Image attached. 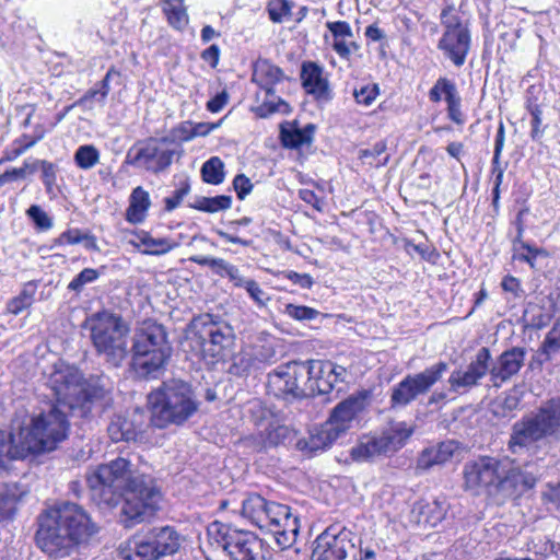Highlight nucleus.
Masks as SVG:
<instances>
[{
	"label": "nucleus",
	"instance_id": "f257e3e1",
	"mask_svg": "<svg viewBox=\"0 0 560 560\" xmlns=\"http://www.w3.org/2000/svg\"><path fill=\"white\" fill-rule=\"evenodd\" d=\"M47 384L56 396L57 405L32 417L31 422L16 433H8L14 443V454L21 458L31 453L54 451L68 435L66 409L72 410L86 400L82 374L62 361L54 364Z\"/></svg>",
	"mask_w": 560,
	"mask_h": 560
},
{
	"label": "nucleus",
	"instance_id": "f03ea898",
	"mask_svg": "<svg viewBox=\"0 0 560 560\" xmlns=\"http://www.w3.org/2000/svg\"><path fill=\"white\" fill-rule=\"evenodd\" d=\"M96 532V525L81 506L63 502L43 515L36 539L48 556L63 558Z\"/></svg>",
	"mask_w": 560,
	"mask_h": 560
},
{
	"label": "nucleus",
	"instance_id": "7ed1b4c3",
	"mask_svg": "<svg viewBox=\"0 0 560 560\" xmlns=\"http://www.w3.org/2000/svg\"><path fill=\"white\" fill-rule=\"evenodd\" d=\"M148 407L151 423L162 429L186 422L197 412L199 402L188 383L170 380L148 395Z\"/></svg>",
	"mask_w": 560,
	"mask_h": 560
},
{
	"label": "nucleus",
	"instance_id": "20e7f679",
	"mask_svg": "<svg viewBox=\"0 0 560 560\" xmlns=\"http://www.w3.org/2000/svg\"><path fill=\"white\" fill-rule=\"evenodd\" d=\"M242 514L260 529L269 532L280 548H289L295 542L299 518L292 515L288 505L252 494L243 501Z\"/></svg>",
	"mask_w": 560,
	"mask_h": 560
},
{
	"label": "nucleus",
	"instance_id": "39448f33",
	"mask_svg": "<svg viewBox=\"0 0 560 560\" xmlns=\"http://www.w3.org/2000/svg\"><path fill=\"white\" fill-rule=\"evenodd\" d=\"M131 351V365L136 374L143 378H155L172 354L165 328L155 322H143L135 332Z\"/></svg>",
	"mask_w": 560,
	"mask_h": 560
},
{
	"label": "nucleus",
	"instance_id": "423d86ee",
	"mask_svg": "<svg viewBox=\"0 0 560 560\" xmlns=\"http://www.w3.org/2000/svg\"><path fill=\"white\" fill-rule=\"evenodd\" d=\"M85 328L96 352L113 366H119L128 354L129 328L122 319L109 312H100L88 317Z\"/></svg>",
	"mask_w": 560,
	"mask_h": 560
},
{
	"label": "nucleus",
	"instance_id": "0eeeda50",
	"mask_svg": "<svg viewBox=\"0 0 560 560\" xmlns=\"http://www.w3.org/2000/svg\"><path fill=\"white\" fill-rule=\"evenodd\" d=\"M121 517L125 526L131 527L152 517L159 510L162 493L152 477L135 476L121 492Z\"/></svg>",
	"mask_w": 560,
	"mask_h": 560
},
{
	"label": "nucleus",
	"instance_id": "6e6552de",
	"mask_svg": "<svg viewBox=\"0 0 560 560\" xmlns=\"http://www.w3.org/2000/svg\"><path fill=\"white\" fill-rule=\"evenodd\" d=\"M179 534L171 526L153 527L139 532L120 545L124 560H159L179 549Z\"/></svg>",
	"mask_w": 560,
	"mask_h": 560
},
{
	"label": "nucleus",
	"instance_id": "1a4fd4ad",
	"mask_svg": "<svg viewBox=\"0 0 560 560\" xmlns=\"http://www.w3.org/2000/svg\"><path fill=\"white\" fill-rule=\"evenodd\" d=\"M560 436V398L550 399L535 412L524 417L513 425L509 446L513 453L534 442Z\"/></svg>",
	"mask_w": 560,
	"mask_h": 560
},
{
	"label": "nucleus",
	"instance_id": "9d476101",
	"mask_svg": "<svg viewBox=\"0 0 560 560\" xmlns=\"http://www.w3.org/2000/svg\"><path fill=\"white\" fill-rule=\"evenodd\" d=\"M139 474L131 470L129 460L118 457L107 464L100 465L88 476V483L94 500L100 504L114 506L127 488L130 479Z\"/></svg>",
	"mask_w": 560,
	"mask_h": 560
},
{
	"label": "nucleus",
	"instance_id": "9b49d317",
	"mask_svg": "<svg viewBox=\"0 0 560 560\" xmlns=\"http://www.w3.org/2000/svg\"><path fill=\"white\" fill-rule=\"evenodd\" d=\"M176 150L167 138H148L137 141L125 156V164L159 174L173 163Z\"/></svg>",
	"mask_w": 560,
	"mask_h": 560
},
{
	"label": "nucleus",
	"instance_id": "f8f14e48",
	"mask_svg": "<svg viewBox=\"0 0 560 560\" xmlns=\"http://www.w3.org/2000/svg\"><path fill=\"white\" fill-rule=\"evenodd\" d=\"M441 25L444 28L438 48L456 67H462L471 45V35L467 23H464L453 4L446 5L441 12Z\"/></svg>",
	"mask_w": 560,
	"mask_h": 560
},
{
	"label": "nucleus",
	"instance_id": "ddd939ff",
	"mask_svg": "<svg viewBox=\"0 0 560 560\" xmlns=\"http://www.w3.org/2000/svg\"><path fill=\"white\" fill-rule=\"evenodd\" d=\"M508 457L480 455L466 462L463 466V488L480 495L482 493L495 494L500 474L505 470Z\"/></svg>",
	"mask_w": 560,
	"mask_h": 560
},
{
	"label": "nucleus",
	"instance_id": "4468645a",
	"mask_svg": "<svg viewBox=\"0 0 560 560\" xmlns=\"http://www.w3.org/2000/svg\"><path fill=\"white\" fill-rule=\"evenodd\" d=\"M310 372L307 361H292L279 365L268 374V390L283 399H299L313 396L308 384Z\"/></svg>",
	"mask_w": 560,
	"mask_h": 560
},
{
	"label": "nucleus",
	"instance_id": "2eb2a0df",
	"mask_svg": "<svg viewBox=\"0 0 560 560\" xmlns=\"http://www.w3.org/2000/svg\"><path fill=\"white\" fill-rule=\"evenodd\" d=\"M208 535L222 547L230 560H265L261 541L249 532L214 522L208 527Z\"/></svg>",
	"mask_w": 560,
	"mask_h": 560
},
{
	"label": "nucleus",
	"instance_id": "dca6fc26",
	"mask_svg": "<svg viewBox=\"0 0 560 560\" xmlns=\"http://www.w3.org/2000/svg\"><path fill=\"white\" fill-rule=\"evenodd\" d=\"M447 370L448 364L439 361L419 373L407 375L392 390L393 406H407L419 396L427 394Z\"/></svg>",
	"mask_w": 560,
	"mask_h": 560
},
{
	"label": "nucleus",
	"instance_id": "f3484780",
	"mask_svg": "<svg viewBox=\"0 0 560 560\" xmlns=\"http://www.w3.org/2000/svg\"><path fill=\"white\" fill-rule=\"evenodd\" d=\"M190 332L194 334L201 345L208 343L212 355H220L222 350L232 343L233 328L223 320H215L212 315L203 314L191 322Z\"/></svg>",
	"mask_w": 560,
	"mask_h": 560
},
{
	"label": "nucleus",
	"instance_id": "a211bd4d",
	"mask_svg": "<svg viewBox=\"0 0 560 560\" xmlns=\"http://www.w3.org/2000/svg\"><path fill=\"white\" fill-rule=\"evenodd\" d=\"M371 402V394L368 390H360L350 395L334 407L327 419L328 427H331L340 436H345L360 421L361 415Z\"/></svg>",
	"mask_w": 560,
	"mask_h": 560
},
{
	"label": "nucleus",
	"instance_id": "6ab92c4d",
	"mask_svg": "<svg viewBox=\"0 0 560 560\" xmlns=\"http://www.w3.org/2000/svg\"><path fill=\"white\" fill-rule=\"evenodd\" d=\"M491 353L486 347L480 348L475 358L465 368L455 369L447 378L448 390L463 395L478 386L480 381L489 374Z\"/></svg>",
	"mask_w": 560,
	"mask_h": 560
},
{
	"label": "nucleus",
	"instance_id": "aec40b11",
	"mask_svg": "<svg viewBox=\"0 0 560 560\" xmlns=\"http://www.w3.org/2000/svg\"><path fill=\"white\" fill-rule=\"evenodd\" d=\"M310 386L314 395L329 394L338 382H343L347 371L343 366L331 361H307Z\"/></svg>",
	"mask_w": 560,
	"mask_h": 560
},
{
	"label": "nucleus",
	"instance_id": "412c9836",
	"mask_svg": "<svg viewBox=\"0 0 560 560\" xmlns=\"http://www.w3.org/2000/svg\"><path fill=\"white\" fill-rule=\"evenodd\" d=\"M355 547L348 538V534H336L331 529L322 533L314 542L312 560H345Z\"/></svg>",
	"mask_w": 560,
	"mask_h": 560
},
{
	"label": "nucleus",
	"instance_id": "4be33fe9",
	"mask_svg": "<svg viewBox=\"0 0 560 560\" xmlns=\"http://www.w3.org/2000/svg\"><path fill=\"white\" fill-rule=\"evenodd\" d=\"M302 85L307 94L312 95L318 103H327L332 98L324 68L316 62H303L301 68Z\"/></svg>",
	"mask_w": 560,
	"mask_h": 560
},
{
	"label": "nucleus",
	"instance_id": "5701e85b",
	"mask_svg": "<svg viewBox=\"0 0 560 560\" xmlns=\"http://www.w3.org/2000/svg\"><path fill=\"white\" fill-rule=\"evenodd\" d=\"M442 96L447 104L448 118L457 125H463L465 118L460 108L462 97L457 92L456 84L447 78H439L429 91V100L433 103L441 102Z\"/></svg>",
	"mask_w": 560,
	"mask_h": 560
},
{
	"label": "nucleus",
	"instance_id": "b1692460",
	"mask_svg": "<svg viewBox=\"0 0 560 560\" xmlns=\"http://www.w3.org/2000/svg\"><path fill=\"white\" fill-rule=\"evenodd\" d=\"M525 354L523 348L515 347L502 352L494 364L491 360L489 374L493 386L499 387L517 374L524 364Z\"/></svg>",
	"mask_w": 560,
	"mask_h": 560
},
{
	"label": "nucleus",
	"instance_id": "393cba45",
	"mask_svg": "<svg viewBox=\"0 0 560 560\" xmlns=\"http://www.w3.org/2000/svg\"><path fill=\"white\" fill-rule=\"evenodd\" d=\"M505 466V471L500 474L501 478H499L495 494L501 493L506 497L520 495L535 486V477L532 474L522 471L509 457Z\"/></svg>",
	"mask_w": 560,
	"mask_h": 560
},
{
	"label": "nucleus",
	"instance_id": "a878e982",
	"mask_svg": "<svg viewBox=\"0 0 560 560\" xmlns=\"http://www.w3.org/2000/svg\"><path fill=\"white\" fill-rule=\"evenodd\" d=\"M291 429L277 421L268 423V425L259 432L258 435H250L245 438L242 443L246 447L253 448L255 452H260L268 447L277 446L284 443L291 436Z\"/></svg>",
	"mask_w": 560,
	"mask_h": 560
},
{
	"label": "nucleus",
	"instance_id": "bb28decb",
	"mask_svg": "<svg viewBox=\"0 0 560 560\" xmlns=\"http://www.w3.org/2000/svg\"><path fill=\"white\" fill-rule=\"evenodd\" d=\"M340 436L326 421L319 427H315L310 431L307 438L300 439L296 447L306 455H314L330 447Z\"/></svg>",
	"mask_w": 560,
	"mask_h": 560
},
{
	"label": "nucleus",
	"instance_id": "cd10ccee",
	"mask_svg": "<svg viewBox=\"0 0 560 560\" xmlns=\"http://www.w3.org/2000/svg\"><path fill=\"white\" fill-rule=\"evenodd\" d=\"M459 450L456 441L448 440L424 448L417 459V470L425 471L434 466L443 465L452 459Z\"/></svg>",
	"mask_w": 560,
	"mask_h": 560
},
{
	"label": "nucleus",
	"instance_id": "c85d7f7f",
	"mask_svg": "<svg viewBox=\"0 0 560 560\" xmlns=\"http://www.w3.org/2000/svg\"><path fill=\"white\" fill-rule=\"evenodd\" d=\"M387 454L384 442L380 436L365 435L351 447L350 457L353 462L363 463Z\"/></svg>",
	"mask_w": 560,
	"mask_h": 560
},
{
	"label": "nucleus",
	"instance_id": "c756f323",
	"mask_svg": "<svg viewBox=\"0 0 560 560\" xmlns=\"http://www.w3.org/2000/svg\"><path fill=\"white\" fill-rule=\"evenodd\" d=\"M283 79L282 70L267 59H259L254 65L253 81L258 84L265 93L269 94L271 88Z\"/></svg>",
	"mask_w": 560,
	"mask_h": 560
},
{
	"label": "nucleus",
	"instance_id": "7c9ffc66",
	"mask_svg": "<svg viewBox=\"0 0 560 560\" xmlns=\"http://www.w3.org/2000/svg\"><path fill=\"white\" fill-rule=\"evenodd\" d=\"M150 206L151 200L149 192L141 186L136 187L129 197V206L126 210V220L132 224L143 222Z\"/></svg>",
	"mask_w": 560,
	"mask_h": 560
},
{
	"label": "nucleus",
	"instance_id": "2f4dec72",
	"mask_svg": "<svg viewBox=\"0 0 560 560\" xmlns=\"http://www.w3.org/2000/svg\"><path fill=\"white\" fill-rule=\"evenodd\" d=\"M139 243L131 241L130 243L136 247L143 246L141 253L144 255L161 256L171 252L176 244L170 238L160 237L154 238L147 232H142L138 235Z\"/></svg>",
	"mask_w": 560,
	"mask_h": 560
},
{
	"label": "nucleus",
	"instance_id": "473e14b6",
	"mask_svg": "<svg viewBox=\"0 0 560 560\" xmlns=\"http://www.w3.org/2000/svg\"><path fill=\"white\" fill-rule=\"evenodd\" d=\"M411 434V427H409L406 422H397L394 423L388 430H386L381 435V439L384 442L387 453H389L402 447Z\"/></svg>",
	"mask_w": 560,
	"mask_h": 560
},
{
	"label": "nucleus",
	"instance_id": "72a5a7b5",
	"mask_svg": "<svg viewBox=\"0 0 560 560\" xmlns=\"http://www.w3.org/2000/svg\"><path fill=\"white\" fill-rule=\"evenodd\" d=\"M161 5L172 27L182 31L187 26L188 15L183 0H163Z\"/></svg>",
	"mask_w": 560,
	"mask_h": 560
},
{
	"label": "nucleus",
	"instance_id": "f704fd0d",
	"mask_svg": "<svg viewBox=\"0 0 560 560\" xmlns=\"http://www.w3.org/2000/svg\"><path fill=\"white\" fill-rule=\"evenodd\" d=\"M108 434L113 442L132 441L137 438V429L130 420L122 416H115L109 425Z\"/></svg>",
	"mask_w": 560,
	"mask_h": 560
},
{
	"label": "nucleus",
	"instance_id": "c9c22d12",
	"mask_svg": "<svg viewBox=\"0 0 560 560\" xmlns=\"http://www.w3.org/2000/svg\"><path fill=\"white\" fill-rule=\"evenodd\" d=\"M386 142L381 140L374 143L371 148L360 150L359 159L363 164L371 167L385 166L389 161V154L386 153Z\"/></svg>",
	"mask_w": 560,
	"mask_h": 560
},
{
	"label": "nucleus",
	"instance_id": "e433bc0d",
	"mask_svg": "<svg viewBox=\"0 0 560 560\" xmlns=\"http://www.w3.org/2000/svg\"><path fill=\"white\" fill-rule=\"evenodd\" d=\"M232 199L230 196L220 195L215 197L197 198L192 205L194 209L199 211L215 213L231 208Z\"/></svg>",
	"mask_w": 560,
	"mask_h": 560
},
{
	"label": "nucleus",
	"instance_id": "4c0bfd02",
	"mask_svg": "<svg viewBox=\"0 0 560 560\" xmlns=\"http://www.w3.org/2000/svg\"><path fill=\"white\" fill-rule=\"evenodd\" d=\"M293 8L294 3L291 0H269L266 11L271 22L283 23L291 19Z\"/></svg>",
	"mask_w": 560,
	"mask_h": 560
},
{
	"label": "nucleus",
	"instance_id": "58836bf2",
	"mask_svg": "<svg viewBox=\"0 0 560 560\" xmlns=\"http://www.w3.org/2000/svg\"><path fill=\"white\" fill-rule=\"evenodd\" d=\"M202 179L211 185H219L224 180V163L219 156H212L201 167Z\"/></svg>",
	"mask_w": 560,
	"mask_h": 560
},
{
	"label": "nucleus",
	"instance_id": "ea45409f",
	"mask_svg": "<svg viewBox=\"0 0 560 560\" xmlns=\"http://www.w3.org/2000/svg\"><path fill=\"white\" fill-rule=\"evenodd\" d=\"M421 522L434 527L443 521L445 517L446 510L438 500L421 504L420 508Z\"/></svg>",
	"mask_w": 560,
	"mask_h": 560
},
{
	"label": "nucleus",
	"instance_id": "a19ab883",
	"mask_svg": "<svg viewBox=\"0 0 560 560\" xmlns=\"http://www.w3.org/2000/svg\"><path fill=\"white\" fill-rule=\"evenodd\" d=\"M73 160L79 168L90 170L100 162V151L93 144H83L77 149Z\"/></svg>",
	"mask_w": 560,
	"mask_h": 560
},
{
	"label": "nucleus",
	"instance_id": "79ce46f5",
	"mask_svg": "<svg viewBox=\"0 0 560 560\" xmlns=\"http://www.w3.org/2000/svg\"><path fill=\"white\" fill-rule=\"evenodd\" d=\"M282 143L287 148L296 149L307 144L312 140V130L307 129H282L281 130Z\"/></svg>",
	"mask_w": 560,
	"mask_h": 560
},
{
	"label": "nucleus",
	"instance_id": "37998d69",
	"mask_svg": "<svg viewBox=\"0 0 560 560\" xmlns=\"http://www.w3.org/2000/svg\"><path fill=\"white\" fill-rule=\"evenodd\" d=\"M27 218L39 232H47L54 226V219L40 206L32 205L26 210Z\"/></svg>",
	"mask_w": 560,
	"mask_h": 560
},
{
	"label": "nucleus",
	"instance_id": "c03bdc74",
	"mask_svg": "<svg viewBox=\"0 0 560 560\" xmlns=\"http://www.w3.org/2000/svg\"><path fill=\"white\" fill-rule=\"evenodd\" d=\"M560 350V323H557L547 332L540 347V353L545 355V360H550Z\"/></svg>",
	"mask_w": 560,
	"mask_h": 560
},
{
	"label": "nucleus",
	"instance_id": "a18cd8bd",
	"mask_svg": "<svg viewBox=\"0 0 560 560\" xmlns=\"http://www.w3.org/2000/svg\"><path fill=\"white\" fill-rule=\"evenodd\" d=\"M266 100L258 107V114L261 117H266L277 112H285L289 105L283 102L281 98L273 94V91L269 94L265 93Z\"/></svg>",
	"mask_w": 560,
	"mask_h": 560
},
{
	"label": "nucleus",
	"instance_id": "49530a36",
	"mask_svg": "<svg viewBox=\"0 0 560 560\" xmlns=\"http://www.w3.org/2000/svg\"><path fill=\"white\" fill-rule=\"evenodd\" d=\"M33 303V293L24 289L18 296L7 303V312L12 315H19L28 308Z\"/></svg>",
	"mask_w": 560,
	"mask_h": 560
},
{
	"label": "nucleus",
	"instance_id": "de8ad7c7",
	"mask_svg": "<svg viewBox=\"0 0 560 560\" xmlns=\"http://www.w3.org/2000/svg\"><path fill=\"white\" fill-rule=\"evenodd\" d=\"M100 273L93 268H85L78 273L68 284L70 291L80 292L84 285L94 282L98 278Z\"/></svg>",
	"mask_w": 560,
	"mask_h": 560
},
{
	"label": "nucleus",
	"instance_id": "09e8293b",
	"mask_svg": "<svg viewBox=\"0 0 560 560\" xmlns=\"http://www.w3.org/2000/svg\"><path fill=\"white\" fill-rule=\"evenodd\" d=\"M218 276L220 277H226L231 282H233L234 287L236 288H244L246 285V282H248L250 279H246L241 275L240 269L228 262L226 260L223 261L220 270H218Z\"/></svg>",
	"mask_w": 560,
	"mask_h": 560
},
{
	"label": "nucleus",
	"instance_id": "8fccbe9b",
	"mask_svg": "<svg viewBox=\"0 0 560 560\" xmlns=\"http://www.w3.org/2000/svg\"><path fill=\"white\" fill-rule=\"evenodd\" d=\"M285 314L296 320H312L318 316L319 312L304 305L288 304Z\"/></svg>",
	"mask_w": 560,
	"mask_h": 560
},
{
	"label": "nucleus",
	"instance_id": "3c124183",
	"mask_svg": "<svg viewBox=\"0 0 560 560\" xmlns=\"http://www.w3.org/2000/svg\"><path fill=\"white\" fill-rule=\"evenodd\" d=\"M377 84H365L353 92L354 100L358 104L370 106L378 95Z\"/></svg>",
	"mask_w": 560,
	"mask_h": 560
},
{
	"label": "nucleus",
	"instance_id": "603ef678",
	"mask_svg": "<svg viewBox=\"0 0 560 560\" xmlns=\"http://www.w3.org/2000/svg\"><path fill=\"white\" fill-rule=\"evenodd\" d=\"M244 289L258 307H265L270 301L269 294L253 279L246 282Z\"/></svg>",
	"mask_w": 560,
	"mask_h": 560
},
{
	"label": "nucleus",
	"instance_id": "864d4df0",
	"mask_svg": "<svg viewBox=\"0 0 560 560\" xmlns=\"http://www.w3.org/2000/svg\"><path fill=\"white\" fill-rule=\"evenodd\" d=\"M334 50L342 59H349V57L359 50L360 46L352 40V37L336 38L332 43Z\"/></svg>",
	"mask_w": 560,
	"mask_h": 560
},
{
	"label": "nucleus",
	"instance_id": "5fc2aeb1",
	"mask_svg": "<svg viewBox=\"0 0 560 560\" xmlns=\"http://www.w3.org/2000/svg\"><path fill=\"white\" fill-rule=\"evenodd\" d=\"M39 168L42 170L43 184L47 192H50L56 184L57 166L51 162L43 160Z\"/></svg>",
	"mask_w": 560,
	"mask_h": 560
},
{
	"label": "nucleus",
	"instance_id": "6e6d98bb",
	"mask_svg": "<svg viewBox=\"0 0 560 560\" xmlns=\"http://www.w3.org/2000/svg\"><path fill=\"white\" fill-rule=\"evenodd\" d=\"M299 197L307 205L312 206L316 211L323 212L325 209L324 196L317 195L314 190L302 188L299 190Z\"/></svg>",
	"mask_w": 560,
	"mask_h": 560
},
{
	"label": "nucleus",
	"instance_id": "4d7b16f0",
	"mask_svg": "<svg viewBox=\"0 0 560 560\" xmlns=\"http://www.w3.org/2000/svg\"><path fill=\"white\" fill-rule=\"evenodd\" d=\"M189 185L184 183L179 188L174 190L170 197L165 198V209L167 211L176 209L183 201L184 197L189 192Z\"/></svg>",
	"mask_w": 560,
	"mask_h": 560
},
{
	"label": "nucleus",
	"instance_id": "13d9d810",
	"mask_svg": "<svg viewBox=\"0 0 560 560\" xmlns=\"http://www.w3.org/2000/svg\"><path fill=\"white\" fill-rule=\"evenodd\" d=\"M326 26L332 34L334 39L353 37L352 28L346 21L327 22Z\"/></svg>",
	"mask_w": 560,
	"mask_h": 560
},
{
	"label": "nucleus",
	"instance_id": "bf43d9fd",
	"mask_svg": "<svg viewBox=\"0 0 560 560\" xmlns=\"http://www.w3.org/2000/svg\"><path fill=\"white\" fill-rule=\"evenodd\" d=\"M233 186L237 194V197L242 200L247 195H249L253 189V184H252L250 179L247 176H245L244 174H238L234 177Z\"/></svg>",
	"mask_w": 560,
	"mask_h": 560
},
{
	"label": "nucleus",
	"instance_id": "052dcab7",
	"mask_svg": "<svg viewBox=\"0 0 560 560\" xmlns=\"http://www.w3.org/2000/svg\"><path fill=\"white\" fill-rule=\"evenodd\" d=\"M15 510V501L12 495L0 492V522L10 518Z\"/></svg>",
	"mask_w": 560,
	"mask_h": 560
},
{
	"label": "nucleus",
	"instance_id": "680f3d73",
	"mask_svg": "<svg viewBox=\"0 0 560 560\" xmlns=\"http://www.w3.org/2000/svg\"><path fill=\"white\" fill-rule=\"evenodd\" d=\"M223 120L224 118H221L217 122H192L191 130L194 138L208 136L213 130L218 129L222 125Z\"/></svg>",
	"mask_w": 560,
	"mask_h": 560
},
{
	"label": "nucleus",
	"instance_id": "e2e57ef3",
	"mask_svg": "<svg viewBox=\"0 0 560 560\" xmlns=\"http://www.w3.org/2000/svg\"><path fill=\"white\" fill-rule=\"evenodd\" d=\"M14 443L11 442V436L4 431H0V458L8 456L10 458H21L20 455H15Z\"/></svg>",
	"mask_w": 560,
	"mask_h": 560
},
{
	"label": "nucleus",
	"instance_id": "0e129e2a",
	"mask_svg": "<svg viewBox=\"0 0 560 560\" xmlns=\"http://www.w3.org/2000/svg\"><path fill=\"white\" fill-rule=\"evenodd\" d=\"M190 261L196 262L200 266H208L210 267L217 275L218 270H220L224 259L222 258H215L210 256H191L189 258Z\"/></svg>",
	"mask_w": 560,
	"mask_h": 560
},
{
	"label": "nucleus",
	"instance_id": "69168bd1",
	"mask_svg": "<svg viewBox=\"0 0 560 560\" xmlns=\"http://www.w3.org/2000/svg\"><path fill=\"white\" fill-rule=\"evenodd\" d=\"M88 235L83 234L79 229H69L61 233V242H65V245H74L79 244L83 240H85Z\"/></svg>",
	"mask_w": 560,
	"mask_h": 560
},
{
	"label": "nucleus",
	"instance_id": "338daca9",
	"mask_svg": "<svg viewBox=\"0 0 560 560\" xmlns=\"http://www.w3.org/2000/svg\"><path fill=\"white\" fill-rule=\"evenodd\" d=\"M228 100V93L225 91H222L208 101L207 109L211 113H219L226 105Z\"/></svg>",
	"mask_w": 560,
	"mask_h": 560
},
{
	"label": "nucleus",
	"instance_id": "774afa93",
	"mask_svg": "<svg viewBox=\"0 0 560 560\" xmlns=\"http://www.w3.org/2000/svg\"><path fill=\"white\" fill-rule=\"evenodd\" d=\"M288 279L304 289H310L313 285V278L307 273L290 271L288 273Z\"/></svg>",
	"mask_w": 560,
	"mask_h": 560
}]
</instances>
